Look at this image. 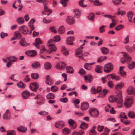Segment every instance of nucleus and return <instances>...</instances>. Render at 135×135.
Returning <instances> with one entry per match:
<instances>
[{
    "label": "nucleus",
    "instance_id": "obj_1",
    "mask_svg": "<svg viewBox=\"0 0 135 135\" xmlns=\"http://www.w3.org/2000/svg\"><path fill=\"white\" fill-rule=\"evenodd\" d=\"M116 96H111L108 98V100L110 102L113 103L117 102V106L119 108L121 107L123 104V100L122 96V92L119 91Z\"/></svg>",
    "mask_w": 135,
    "mask_h": 135
},
{
    "label": "nucleus",
    "instance_id": "obj_2",
    "mask_svg": "<svg viewBox=\"0 0 135 135\" xmlns=\"http://www.w3.org/2000/svg\"><path fill=\"white\" fill-rule=\"evenodd\" d=\"M89 112L90 115L93 117H96L99 115V111L95 108H90L89 110Z\"/></svg>",
    "mask_w": 135,
    "mask_h": 135
},
{
    "label": "nucleus",
    "instance_id": "obj_3",
    "mask_svg": "<svg viewBox=\"0 0 135 135\" xmlns=\"http://www.w3.org/2000/svg\"><path fill=\"white\" fill-rule=\"evenodd\" d=\"M113 68L112 64L109 63L105 65L104 68V71L106 73H109L113 69Z\"/></svg>",
    "mask_w": 135,
    "mask_h": 135
},
{
    "label": "nucleus",
    "instance_id": "obj_4",
    "mask_svg": "<svg viewBox=\"0 0 135 135\" xmlns=\"http://www.w3.org/2000/svg\"><path fill=\"white\" fill-rule=\"evenodd\" d=\"M123 56V57L121 59V61L122 63L125 62L126 60L130 61L132 59L131 57L129 56L126 53H124Z\"/></svg>",
    "mask_w": 135,
    "mask_h": 135
},
{
    "label": "nucleus",
    "instance_id": "obj_5",
    "mask_svg": "<svg viewBox=\"0 0 135 135\" xmlns=\"http://www.w3.org/2000/svg\"><path fill=\"white\" fill-rule=\"evenodd\" d=\"M68 123L69 127L71 129H74L77 127L76 122L71 119L68 120Z\"/></svg>",
    "mask_w": 135,
    "mask_h": 135
},
{
    "label": "nucleus",
    "instance_id": "obj_6",
    "mask_svg": "<svg viewBox=\"0 0 135 135\" xmlns=\"http://www.w3.org/2000/svg\"><path fill=\"white\" fill-rule=\"evenodd\" d=\"M19 30L24 34H28L29 32L28 28L24 25L20 27L19 28Z\"/></svg>",
    "mask_w": 135,
    "mask_h": 135
},
{
    "label": "nucleus",
    "instance_id": "obj_7",
    "mask_svg": "<svg viewBox=\"0 0 135 135\" xmlns=\"http://www.w3.org/2000/svg\"><path fill=\"white\" fill-rule=\"evenodd\" d=\"M133 102V99L130 98L126 100L124 104L127 108H128L131 107Z\"/></svg>",
    "mask_w": 135,
    "mask_h": 135
},
{
    "label": "nucleus",
    "instance_id": "obj_8",
    "mask_svg": "<svg viewBox=\"0 0 135 135\" xmlns=\"http://www.w3.org/2000/svg\"><path fill=\"white\" fill-rule=\"evenodd\" d=\"M44 5V11L42 12V14L44 15H47L49 16L52 12V10L50 9H48L47 4Z\"/></svg>",
    "mask_w": 135,
    "mask_h": 135
},
{
    "label": "nucleus",
    "instance_id": "obj_9",
    "mask_svg": "<svg viewBox=\"0 0 135 135\" xmlns=\"http://www.w3.org/2000/svg\"><path fill=\"white\" fill-rule=\"evenodd\" d=\"M25 54L29 56L33 57L36 55L37 52L35 50H30L26 51Z\"/></svg>",
    "mask_w": 135,
    "mask_h": 135
},
{
    "label": "nucleus",
    "instance_id": "obj_10",
    "mask_svg": "<svg viewBox=\"0 0 135 135\" xmlns=\"http://www.w3.org/2000/svg\"><path fill=\"white\" fill-rule=\"evenodd\" d=\"M11 117V114L8 110H7L3 116V118L5 120H9Z\"/></svg>",
    "mask_w": 135,
    "mask_h": 135
},
{
    "label": "nucleus",
    "instance_id": "obj_11",
    "mask_svg": "<svg viewBox=\"0 0 135 135\" xmlns=\"http://www.w3.org/2000/svg\"><path fill=\"white\" fill-rule=\"evenodd\" d=\"M85 81L88 83H90L93 81V78L91 74H88L84 77Z\"/></svg>",
    "mask_w": 135,
    "mask_h": 135
},
{
    "label": "nucleus",
    "instance_id": "obj_12",
    "mask_svg": "<svg viewBox=\"0 0 135 135\" xmlns=\"http://www.w3.org/2000/svg\"><path fill=\"white\" fill-rule=\"evenodd\" d=\"M89 107V104L88 103L83 102L81 104V109L83 111H85L88 109Z\"/></svg>",
    "mask_w": 135,
    "mask_h": 135
},
{
    "label": "nucleus",
    "instance_id": "obj_13",
    "mask_svg": "<svg viewBox=\"0 0 135 135\" xmlns=\"http://www.w3.org/2000/svg\"><path fill=\"white\" fill-rule=\"evenodd\" d=\"M66 66V64L63 62H60L58 63L56 65V68L60 69H63Z\"/></svg>",
    "mask_w": 135,
    "mask_h": 135
},
{
    "label": "nucleus",
    "instance_id": "obj_14",
    "mask_svg": "<svg viewBox=\"0 0 135 135\" xmlns=\"http://www.w3.org/2000/svg\"><path fill=\"white\" fill-rule=\"evenodd\" d=\"M64 125V123L62 121H59L56 123L55 124V126L57 128H61Z\"/></svg>",
    "mask_w": 135,
    "mask_h": 135
},
{
    "label": "nucleus",
    "instance_id": "obj_15",
    "mask_svg": "<svg viewBox=\"0 0 135 135\" xmlns=\"http://www.w3.org/2000/svg\"><path fill=\"white\" fill-rule=\"evenodd\" d=\"M19 45L25 47L29 45V44L27 42L25 39L20 40L19 42Z\"/></svg>",
    "mask_w": 135,
    "mask_h": 135
},
{
    "label": "nucleus",
    "instance_id": "obj_16",
    "mask_svg": "<svg viewBox=\"0 0 135 135\" xmlns=\"http://www.w3.org/2000/svg\"><path fill=\"white\" fill-rule=\"evenodd\" d=\"M67 23L71 25L74 24L75 22V21L73 18L71 16L68 17L66 19Z\"/></svg>",
    "mask_w": 135,
    "mask_h": 135
},
{
    "label": "nucleus",
    "instance_id": "obj_17",
    "mask_svg": "<svg viewBox=\"0 0 135 135\" xmlns=\"http://www.w3.org/2000/svg\"><path fill=\"white\" fill-rule=\"evenodd\" d=\"M74 37L73 36L69 37H68L66 39L67 44L68 45H73V44L72 42L74 41Z\"/></svg>",
    "mask_w": 135,
    "mask_h": 135
},
{
    "label": "nucleus",
    "instance_id": "obj_18",
    "mask_svg": "<svg viewBox=\"0 0 135 135\" xmlns=\"http://www.w3.org/2000/svg\"><path fill=\"white\" fill-rule=\"evenodd\" d=\"M22 98L24 99L28 98L30 95L29 92L27 90L24 91L22 93Z\"/></svg>",
    "mask_w": 135,
    "mask_h": 135
},
{
    "label": "nucleus",
    "instance_id": "obj_19",
    "mask_svg": "<svg viewBox=\"0 0 135 135\" xmlns=\"http://www.w3.org/2000/svg\"><path fill=\"white\" fill-rule=\"evenodd\" d=\"M127 93L129 95H132L135 93V89L132 86H129L128 88Z\"/></svg>",
    "mask_w": 135,
    "mask_h": 135
},
{
    "label": "nucleus",
    "instance_id": "obj_20",
    "mask_svg": "<svg viewBox=\"0 0 135 135\" xmlns=\"http://www.w3.org/2000/svg\"><path fill=\"white\" fill-rule=\"evenodd\" d=\"M107 76H110L112 79H114L116 81H118L120 79V77L118 76H115L114 74H112L107 75Z\"/></svg>",
    "mask_w": 135,
    "mask_h": 135
},
{
    "label": "nucleus",
    "instance_id": "obj_21",
    "mask_svg": "<svg viewBox=\"0 0 135 135\" xmlns=\"http://www.w3.org/2000/svg\"><path fill=\"white\" fill-rule=\"evenodd\" d=\"M48 81L50 83V85H51L53 83L52 79L49 75L46 77L45 82L47 84L49 85V83Z\"/></svg>",
    "mask_w": 135,
    "mask_h": 135
},
{
    "label": "nucleus",
    "instance_id": "obj_22",
    "mask_svg": "<svg viewBox=\"0 0 135 135\" xmlns=\"http://www.w3.org/2000/svg\"><path fill=\"white\" fill-rule=\"evenodd\" d=\"M133 13L132 11H130L128 12L127 13V16L129 21L131 22L133 21L132 20V19L133 16Z\"/></svg>",
    "mask_w": 135,
    "mask_h": 135
},
{
    "label": "nucleus",
    "instance_id": "obj_23",
    "mask_svg": "<svg viewBox=\"0 0 135 135\" xmlns=\"http://www.w3.org/2000/svg\"><path fill=\"white\" fill-rule=\"evenodd\" d=\"M102 67L100 66L97 65L95 70V71L98 73H101L102 72Z\"/></svg>",
    "mask_w": 135,
    "mask_h": 135
},
{
    "label": "nucleus",
    "instance_id": "obj_24",
    "mask_svg": "<svg viewBox=\"0 0 135 135\" xmlns=\"http://www.w3.org/2000/svg\"><path fill=\"white\" fill-rule=\"evenodd\" d=\"M14 36L17 39H19L22 37V35L18 31H15L14 33Z\"/></svg>",
    "mask_w": 135,
    "mask_h": 135
},
{
    "label": "nucleus",
    "instance_id": "obj_25",
    "mask_svg": "<svg viewBox=\"0 0 135 135\" xmlns=\"http://www.w3.org/2000/svg\"><path fill=\"white\" fill-rule=\"evenodd\" d=\"M17 129L18 131L21 132H25L26 131L27 128L23 126H21L19 127H17Z\"/></svg>",
    "mask_w": 135,
    "mask_h": 135
},
{
    "label": "nucleus",
    "instance_id": "obj_26",
    "mask_svg": "<svg viewBox=\"0 0 135 135\" xmlns=\"http://www.w3.org/2000/svg\"><path fill=\"white\" fill-rule=\"evenodd\" d=\"M95 17V14L94 13H89V15L87 16V18L89 20L93 21H94Z\"/></svg>",
    "mask_w": 135,
    "mask_h": 135
},
{
    "label": "nucleus",
    "instance_id": "obj_27",
    "mask_svg": "<svg viewBox=\"0 0 135 135\" xmlns=\"http://www.w3.org/2000/svg\"><path fill=\"white\" fill-rule=\"evenodd\" d=\"M124 86V84L122 82H120L117 84L115 86V88L117 90H119L122 88Z\"/></svg>",
    "mask_w": 135,
    "mask_h": 135
},
{
    "label": "nucleus",
    "instance_id": "obj_28",
    "mask_svg": "<svg viewBox=\"0 0 135 135\" xmlns=\"http://www.w3.org/2000/svg\"><path fill=\"white\" fill-rule=\"evenodd\" d=\"M100 49L104 55L107 54L109 52V50L107 48L103 47L101 48Z\"/></svg>",
    "mask_w": 135,
    "mask_h": 135
},
{
    "label": "nucleus",
    "instance_id": "obj_29",
    "mask_svg": "<svg viewBox=\"0 0 135 135\" xmlns=\"http://www.w3.org/2000/svg\"><path fill=\"white\" fill-rule=\"evenodd\" d=\"M55 95L52 93H48L46 95V98L48 99H52L54 98Z\"/></svg>",
    "mask_w": 135,
    "mask_h": 135
},
{
    "label": "nucleus",
    "instance_id": "obj_30",
    "mask_svg": "<svg viewBox=\"0 0 135 135\" xmlns=\"http://www.w3.org/2000/svg\"><path fill=\"white\" fill-rule=\"evenodd\" d=\"M48 47L49 49L52 51L55 52L56 51L57 49L54 44H50L48 46Z\"/></svg>",
    "mask_w": 135,
    "mask_h": 135
},
{
    "label": "nucleus",
    "instance_id": "obj_31",
    "mask_svg": "<svg viewBox=\"0 0 135 135\" xmlns=\"http://www.w3.org/2000/svg\"><path fill=\"white\" fill-rule=\"evenodd\" d=\"M127 115L130 118H135V113L133 111H130L128 112Z\"/></svg>",
    "mask_w": 135,
    "mask_h": 135
},
{
    "label": "nucleus",
    "instance_id": "obj_32",
    "mask_svg": "<svg viewBox=\"0 0 135 135\" xmlns=\"http://www.w3.org/2000/svg\"><path fill=\"white\" fill-rule=\"evenodd\" d=\"M40 65V64L39 62H36L32 64V66L33 68L36 69L38 68Z\"/></svg>",
    "mask_w": 135,
    "mask_h": 135
},
{
    "label": "nucleus",
    "instance_id": "obj_33",
    "mask_svg": "<svg viewBox=\"0 0 135 135\" xmlns=\"http://www.w3.org/2000/svg\"><path fill=\"white\" fill-rule=\"evenodd\" d=\"M66 70L67 72L69 73L72 74L74 72V69L73 67L69 66L67 67Z\"/></svg>",
    "mask_w": 135,
    "mask_h": 135
},
{
    "label": "nucleus",
    "instance_id": "obj_34",
    "mask_svg": "<svg viewBox=\"0 0 135 135\" xmlns=\"http://www.w3.org/2000/svg\"><path fill=\"white\" fill-rule=\"evenodd\" d=\"M65 29L64 26H61L58 30V32L60 34H62L65 32Z\"/></svg>",
    "mask_w": 135,
    "mask_h": 135
},
{
    "label": "nucleus",
    "instance_id": "obj_35",
    "mask_svg": "<svg viewBox=\"0 0 135 135\" xmlns=\"http://www.w3.org/2000/svg\"><path fill=\"white\" fill-rule=\"evenodd\" d=\"M8 59L12 62H15L18 59L17 58L15 57L14 56H10L8 58Z\"/></svg>",
    "mask_w": 135,
    "mask_h": 135
},
{
    "label": "nucleus",
    "instance_id": "obj_36",
    "mask_svg": "<svg viewBox=\"0 0 135 135\" xmlns=\"http://www.w3.org/2000/svg\"><path fill=\"white\" fill-rule=\"evenodd\" d=\"M17 22L20 24H22L24 22V20L22 17H19L16 20Z\"/></svg>",
    "mask_w": 135,
    "mask_h": 135
},
{
    "label": "nucleus",
    "instance_id": "obj_37",
    "mask_svg": "<svg viewBox=\"0 0 135 135\" xmlns=\"http://www.w3.org/2000/svg\"><path fill=\"white\" fill-rule=\"evenodd\" d=\"M71 131L67 128H64L62 130V132L65 134H69L71 132Z\"/></svg>",
    "mask_w": 135,
    "mask_h": 135
},
{
    "label": "nucleus",
    "instance_id": "obj_38",
    "mask_svg": "<svg viewBox=\"0 0 135 135\" xmlns=\"http://www.w3.org/2000/svg\"><path fill=\"white\" fill-rule=\"evenodd\" d=\"M74 12L75 14L74 15V17L76 18H78L80 16V12L78 9H76L75 10Z\"/></svg>",
    "mask_w": 135,
    "mask_h": 135
},
{
    "label": "nucleus",
    "instance_id": "obj_39",
    "mask_svg": "<svg viewBox=\"0 0 135 135\" xmlns=\"http://www.w3.org/2000/svg\"><path fill=\"white\" fill-rule=\"evenodd\" d=\"M88 126V124L83 123H81L80 126V127L83 130H85L87 128Z\"/></svg>",
    "mask_w": 135,
    "mask_h": 135
},
{
    "label": "nucleus",
    "instance_id": "obj_40",
    "mask_svg": "<svg viewBox=\"0 0 135 135\" xmlns=\"http://www.w3.org/2000/svg\"><path fill=\"white\" fill-rule=\"evenodd\" d=\"M51 64L49 62H46L44 64V68L46 69H50L51 67Z\"/></svg>",
    "mask_w": 135,
    "mask_h": 135
},
{
    "label": "nucleus",
    "instance_id": "obj_41",
    "mask_svg": "<svg viewBox=\"0 0 135 135\" xmlns=\"http://www.w3.org/2000/svg\"><path fill=\"white\" fill-rule=\"evenodd\" d=\"M107 58V57L106 56H101L98 58L97 61L98 62H100L103 61H104Z\"/></svg>",
    "mask_w": 135,
    "mask_h": 135
},
{
    "label": "nucleus",
    "instance_id": "obj_42",
    "mask_svg": "<svg viewBox=\"0 0 135 135\" xmlns=\"http://www.w3.org/2000/svg\"><path fill=\"white\" fill-rule=\"evenodd\" d=\"M7 135H15L16 132L14 130H9L7 131Z\"/></svg>",
    "mask_w": 135,
    "mask_h": 135
},
{
    "label": "nucleus",
    "instance_id": "obj_43",
    "mask_svg": "<svg viewBox=\"0 0 135 135\" xmlns=\"http://www.w3.org/2000/svg\"><path fill=\"white\" fill-rule=\"evenodd\" d=\"M35 99H37L39 100H42L43 101H44V98L41 95L39 94L37 95L35 97Z\"/></svg>",
    "mask_w": 135,
    "mask_h": 135
},
{
    "label": "nucleus",
    "instance_id": "obj_44",
    "mask_svg": "<svg viewBox=\"0 0 135 135\" xmlns=\"http://www.w3.org/2000/svg\"><path fill=\"white\" fill-rule=\"evenodd\" d=\"M17 86L19 88H24L26 87V85L21 81H20L17 84Z\"/></svg>",
    "mask_w": 135,
    "mask_h": 135
},
{
    "label": "nucleus",
    "instance_id": "obj_45",
    "mask_svg": "<svg viewBox=\"0 0 135 135\" xmlns=\"http://www.w3.org/2000/svg\"><path fill=\"white\" fill-rule=\"evenodd\" d=\"M128 67L130 69H132L135 67V62L132 61L128 65Z\"/></svg>",
    "mask_w": 135,
    "mask_h": 135
},
{
    "label": "nucleus",
    "instance_id": "obj_46",
    "mask_svg": "<svg viewBox=\"0 0 135 135\" xmlns=\"http://www.w3.org/2000/svg\"><path fill=\"white\" fill-rule=\"evenodd\" d=\"M31 78L34 79H36L39 77V75L37 73H33L31 74Z\"/></svg>",
    "mask_w": 135,
    "mask_h": 135
},
{
    "label": "nucleus",
    "instance_id": "obj_47",
    "mask_svg": "<svg viewBox=\"0 0 135 135\" xmlns=\"http://www.w3.org/2000/svg\"><path fill=\"white\" fill-rule=\"evenodd\" d=\"M51 89L53 92H56L58 90V87L56 86H53L51 88Z\"/></svg>",
    "mask_w": 135,
    "mask_h": 135
},
{
    "label": "nucleus",
    "instance_id": "obj_48",
    "mask_svg": "<svg viewBox=\"0 0 135 135\" xmlns=\"http://www.w3.org/2000/svg\"><path fill=\"white\" fill-rule=\"evenodd\" d=\"M126 50L129 52H132L133 51L132 47H130L128 45H126L125 46Z\"/></svg>",
    "mask_w": 135,
    "mask_h": 135
},
{
    "label": "nucleus",
    "instance_id": "obj_49",
    "mask_svg": "<svg viewBox=\"0 0 135 135\" xmlns=\"http://www.w3.org/2000/svg\"><path fill=\"white\" fill-rule=\"evenodd\" d=\"M69 0H61L60 3L64 7L66 6L67 5V2Z\"/></svg>",
    "mask_w": 135,
    "mask_h": 135
},
{
    "label": "nucleus",
    "instance_id": "obj_50",
    "mask_svg": "<svg viewBox=\"0 0 135 135\" xmlns=\"http://www.w3.org/2000/svg\"><path fill=\"white\" fill-rule=\"evenodd\" d=\"M106 26L104 25H102L100 26L99 28V31L100 33H103L105 31V29L104 28Z\"/></svg>",
    "mask_w": 135,
    "mask_h": 135
},
{
    "label": "nucleus",
    "instance_id": "obj_51",
    "mask_svg": "<svg viewBox=\"0 0 135 135\" xmlns=\"http://www.w3.org/2000/svg\"><path fill=\"white\" fill-rule=\"evenodd\" d=\"M30 80V78L28 75H26L24 78L23 81L24 82H29Z\"/></svg>",
    "mask_w": 135,
    "mask_h": 135
},
{
    "label": "nucleus",
    "instance_id": "obj_52",
    "mask_svg": "<svg viewBox=\"0 0 135 135\" xmlns=\"http://www.w3.org/2000/svg\"><path fill=\"white\" fill-rule=\"evenodd\" d=\"M60 40V36L59 35H57L55 36L54 38V40L55 42H58Z\"/></svg>",
    "mask_w": 135,
    "mask_h": 135
},
{
    "label": "nucleus",
    "instance_id": "obj_53",
    "mask_svg": "<svg viewBox=\"0 0 135 135\" xmlns=\"http://www.w3.org/2000/svg\"><path fill=\"white\" fill-rule=\"evenodd\" d=\"M94 4L95 6H101L102 4V3H100L99 2V0H95L94 2Z\"/></svg>",
    "mask_w": 135,
    "mask_h": 135
},
{
    "label": "nucleus",
    "instance_id": "obj_54",
    "mask_svg": "<svg viewBox=\"0 0 135 135\" xmlns=\"http://www.w3.org/2000/svg\"><path fill=\"white\" fill-rule=\"evenodd\" d=\"M120 117L123 118H125L127 119V117L125 114V113L124 112H121L119 115Z\"/></svg>",
    "mask_w": 135,
    "mask_h": 135
},
{
    "label": "nucleus",
    "instance_id": "obj_55",
    "mask_svg": "<svg viewBox=\"0 0 135 135\" xmlns=\"http://www.w3.org/2000/svg\"><path fill=\"white\" fill-rule=\"evenodd\" d=\"M107 85L109 87L112 88L113 87L114 84L112 81H110L108 82Z\"/></svg>",
    "mask_w": 135,
    "mask_h": 135
},
{
    "label": "nucleus",
    "instance_id": "obj_56",
    "mask_svg": "<svg viewBox=\"0 0 135 135\" xmlns=\"http://www.w3.org/2000/svg\"><path fill=\"white\" fill-rule=\"evenodd\" d=\"M8 36V34L6 33H4L3 32H1L0 34V36L1 38L3 39L5 37H7Z\"/></svg>",
    "mask_w": 135,
    "mask_h": 135
},
{
    "label": "nucleus",
    "instance_id": "obj_57",
    "mask_svg": "<svg viewBox=\"0 0 135 135\" xmlns=\"http://www.w3.org/2000/svg\"><path fill=\"white\" fill-rule=\"evenodd\" d=\"M124 28V26L122 25H120L116 26L115 27L116 30L117 31H119Z\"/></svg>",
    "mask_w": 135,
    "mask_h": 135
},
{
    "label": "nucleus",
    "instance_id": "obj_58",
    "mask_svg": "<svg viewBox=\"0 0 135 135\" xmlns=\"http://www.w3.org/2000/svg\"><path fill=\"white\" fill-rule=\"evenodd\" d=\"M30 84H31L32 86L37 89L39 87L38 84L36 82L32 83H31Z\"/></svg>",
    "mask_w": 135,
    "mask_h": 135
},
{
    "label": "nucleus",
    "instance_id": "obj_59",
    "mask_svg": "<svg viewBox=\"0 0 135 135\" xmlns=\"http://www.w3.org/2000/svg\"><path fill=\"white\" fill-rule=\"evenodd\" d=\"M122 0H113L112 1L113 3L115 5L119 4L121 2Z\"/></svg>",
    "mask_w": 135,
    "mask_h": 135
},
{
    "label": "nucleus",
    "instance_id": "obj_60",
    "mask_svg": "<svg viewBox=\"0 0 135 135\" xmlns=\"http://www.w3.org/2000/svg\"><path fill=\"white\" fill-rule=\"evenodd\" d=\"M91 92L93 94H95L97 93V91L95 88L94 87H93L91 89Z\"/></svg>",
    "mask_w": 135,
    "mask_h": 135
},
{
    "label": "nucleus",
    "instance_id": "obj_61",
    "mask_svg": "<svg viewBox=\"0 0 135 135\" xmlns=\"http://www.w3.org/2000/svg\"><path fill=\"white\" fill-rule=\"evenodd\" d=\"M84 67L86 69L89 70H90L91 68L89 66L88 63H85L84 65Z\"/></svg>",
    "mask_w": 135,
    "mask_h": 135
},
{
    "label": "nucleus",
    "instance_id": "obj_62",
    "mask_svg": "<svg viewBox=\"0 0 135 135\" xmlns=\"http://www.w3.org/2000/svg\"><path fill=\"white\" fill-rule=\"evenodd\" d=\"M83 52V51L81 50H79V48H78L76 50L75 55H79L81 54Z\"/></svg>",
    "mask_w": 135,
    "mask_h": 135
},
{
    "label": "nucleus",
    "instance_id": "obj_63",
    "mask_svg": "<svg viewBox=\"0 0 135 135\" xmlns=\"http://www.w3.org/2000/svg\"><path fill=\"white\" fill-rule=\"evenodd\" d=\"M35 41L36 43L39 44H42V41L40 38H36Z\"/></svg>",
    "mask_w": 135,
    "mask_h": 135
},
{
    "label": "nucleus",
    "instance_id": "obj_64",
    "mask_svg": "<svg viewBox=\"0 0 135 135\" xmlns=\"http://www.w3.org/2000/svg\"><path fill=\"white\" fill-rule=\"evenodd\" d=\"M89 135H96V132L95 130H91L89 133Z\"/></svg>",
    "mask_w": 135,
    "mask_h": 135
}]
</instances>
